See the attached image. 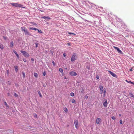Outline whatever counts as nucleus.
Here are the masks:
<instances>
[{
	"label": "nucleus",
	"instance_id": "nucleus-1",
	"mask_svg": "<svg viewBox=\"0 0 134 134\" xmlns=\"http://www.w3.org/2000/svg\"><path fill=\"white\" fill-rule=\"evenodd\" d=\"M10 4L13 6L15 7H21L23 8V5L22 4H20L18 3H11Z\"/></svg>",
	"mask_w": 134,
	"mask_h": 134
},
{
	"label": "nucleus",
	"instance_id": "nucleus-2",
	"mask_svg": "<svg viewBox=\"0 0 134 134\" xmlns=\"http://www.w3.org/2000/svg\"><path fill=\"white\" fill-rule=\"evenodd\" d=\"M77 58V56H76V53H74L72 55L71 60V61L73 62Z\"/></svg>",
	"mask_w": 134,
	"mask_h": 134
},
{
	"label": "nucleus",
	"instance_id": "nucleus-3",
	"mask_svg": "<svg viewBox=\"0 0 134 134\" xmlns=\"http://www.w3.org/2000/svg\"><path fill=\"white\" fill-rule=\"evenodd\" d=\"M21 53H23V55L25 57H29V55L28 53L25 51L21 50L20 51Z\"/></svg>",
	"mask_w": 134,
	"mask_h": 134
},
{
	"label": "nucleus",
	"instance_id": "nucleus-4",
	"mask_svg": "<svg viewBox=\"0 0 134 134\" xmlns=\"http://www.w3.org/2000/svg\"><path fill=\"white\" fill-rule=\"evenodd\" d=\"M103 105L105 107H107V100L106 99H104L103 100Z\"/></svg>",
	"mask_w": 134,
	"mask_h": 134
},
{
	"label": "nucleus",
	"instance_id": "nucleus-5",
	"mask_svg": "<svg viewBox=\"0 0 134 134\" xmlns=\"http://www.w3.org/2000/svg\"><path fill=\"white\" fill-rule=\"evenodd\" d=\"M113 47L115 49H116L117 50L118 52H119V53L121 54L123 53L122 51L120 50L118 48L115 47V46H114Z\"/></svg>",
	"mask_w": 134,
	"mask_h": 134
},
{
	"label": "nucleus",
	"instance_id": "nucleus-6",
	"mask_svg": "<svg viewBox=\"0 0 134 134\" xmlns=\"http://www.w3.org/2000/svg\"><path fill=\"white\" fill-rule=\"evenodd\" d=\"M74 123L75 127L76 129H77V126L78 125V120H75L74 121Z\"/></svg>",
	"mask_w": 134,
	"mask_h": 134
},
{
	"label": "nucleus",
	"instance_id": "nucleus-7",
	"mask_svg": "<svg viewBox=\"0 0 134 134\" xmlns=\"http://www.w3.org/2000/svg\"><path fill=\"white\" fill-rule=\"evenodd\" d=\"M25 35H26L30 36L31 35V34L27 30V29L26 30H24V31Z\"/></svg>",
	"mask_w": 134,
	"mask_h": 134
},
{
	"label": "nucleus",
	"instance_id": "nucleus-8",
	"mask_svg": "<svg viewBox=\"0 0 134 134\" xmlns=\"http://www.w3.org/2000/svg\"><path fill=\"white\" fill-rule=\"evenodd\" d=\"M110 73V74L111 75L113 76H114V77H117V75L114 73L113 72L111 71H108Z\"/></svg>",
	"mask_w": 134,
	"mask_h": 134
},
{
	"label": "nucleus",
	"instance_id": "nucleus-9",
	"mask_svg": "<svg viewBox=\"0 0 134 134\" xmlns=\"http://www.w3.org/2000/svg\"><path fill=\"white\" fill-rule=\"evenodd\" d=\"M70 74L71 76H76L77 75V73L74 71H71L70 72Z\"/></svg>",
	"mask_w": 134,
	"mask_h": 134
},
{
	"label": "nucleus",
	"instance_id": "nucleus-10",
	"mask_svg": "<svg viewBox=\"0 0 134 134\" xmlns=\"http://www.w3.org/2000/svg\"><path fill=\"white\" fill-rule=\"evenodd\" d=\"M99 88L100 89V93L102 94L103 92V87L102 86L100 85L99 86Z\"/></svg>",
	"mask_w": 134,
	"mask_h": 134
},
{
	"label": "nucleus",
	"instance_id": "nucleus-11",
	"mask_svg": "<svg viewBox=\"0 0 134 134\" xmlns=\"http://www.w3.org/2000/svg\"><path fill=\"white\" fill-rule=\"evenodd\" d=\"M13 52L16 54L18 58L19 59V55L18 54L17 52L16 51H15L14 50H13Z\"/></svg>",
	"mask_w": 134,
	"mask_h": 134
},
{
	"label": "nucleus",
	"instance_id": "nucleus-12",
	"mask_svg": "<svg viewBox=\"0 0 134 134\" xmlns=\"http://www.w3.org/2000/svg\"><path fill=\"white\" fill-rule=\"evenodd\" d=\"M100 119L99 118H97L96 120V123L97 124H99V122L100 121Z\"/></svg>",
	"mask_w": 134,
	"mask_h": 134
},
{
	"label": "nucleus",
	"instance_id": "nucleus-13",
	"mask_svg": "<svg viewBox=\"0 0 134 134\" xmlns=\"http://www.w3.org/2000/svg\"><path fill=\"white\" fill-rule=\"evenodd\" d=\"M79 90L80 91V92L82 93H83L84 90L82 87H81L80 89Z\"/></svg>",
	"mask_w": 134,
	"mask_h": 134
},
{
	"label": "nucleus",
	"instance_id": "nucleus-14",
	"mask_svg": "<svg viewBox=\"0 0 134 134\" xmlns=\"http://www.w3.org/2000/svg\"><path fill=\"white\" fill-rule=\"evenodd\" d=\"M15 71V72H16L18 71V66H14Z\"/></svg>",
	"mask_w": 134,
	"mask_h": 134
},
{
	"label": "nucleus",
	"instance_id": "nucleus-15",
	"mask_svg": "<svg viewBox=\"0 0 134 134\" xmlns=\"http://www.w3.org/2000/svg\"><path fill=\"white\" fill-rule=\"evenodd\" d=\"M14 45V43L13 41L10 42V47H13Z\"/></svg>",
	"mask_w": 134,
	"mask_h": 134
},
{
	"label": "nucleus",
	"instance_id": "nucleus-16",
	"mask_svg": "<svg viewBox=\"0 0 134 134\" xmlns=\"http://www.w3.org/2000/svg\"><path fill=\"white\" fill-rule=\"evenodd\" d=\"M45 20H48L49 19H50V18L46 16H43L42 17Z\"/></svg>",
	"mask_w": 134,
	"mask_h": 134
},
{
	"label": "nucleus",
	"instance_id": "nucleus-17",
	"mask_svg": "<svg viewBox=\"0 0 134 134\" xmlns=\"http://www.w3.org/2000/svg\"><path fill=\"white\" fill-rule=\"evenodd\" d=\"M29 29L30 30H35V31L37 30H38V29L37 28L35 27H30L29 28Z\"/></svg>",
	"mask_w": 134,
	"mask_h": 134
},
{
	"label": "nucleus",
	"instance_id": "nucleus-18",
	"mask_svg": "<svg viewBox=\"0 0 134 134\" xmlns=\"http://www.w3.org/2000/svg\"><path fill=\"white\" fill-rule=\"evenodd\" d=\"M63 70L62 69H61V68L59 69V71L60 72H62V75H64V73L63 72Z\"/></svg>",
	"mask_w": 134,
	"mask_h": 134
},
{
	"label": "nucleus",
	"instance_id": "nucleus-19",
	"mask_svg": "<svg viewBox=\"0 0 134 134\" xmlns=\"http://www.w3.org/2000/svg\"><path fill=\"white\" fill-rule=\"evenodd\" d=\"M38 94L39 96L41 98H42V96L40 92L39 91H38Z\"/></svg>",
	"mask_w": 134,
	"mask_h": 134
},
{
	"label": "nucleus",
	"instance_id": "nucleus-20",
	"mask_svg": "<svg viewBox=\"0 0 134 134\" xmlns=\"http://www.w3.org/2000/svg\"><path fill=\"white\" fill-rule=\"evenodd\" d=\"M34 76L36 78H37L38 77L37 74L36 72L34 73Z\"/></svg>",
	"mask_w": 134,
	"mask_h": 134
},
{
	"label": "nucleus",
	"instance_id": "nucleus-21",
	"mask_svg": "<svg viewBox=\"0 0 134 134\" xmlns=\"http://www.w3.org/2000/svg\"><path fill=\"white\" fill-rule=\"evenodd\" d=\"M0 48L2 50L4 49V47L2 44H0Z\"/></svg>",
	"mask_w": 134,
	"mask_h": 134
},
{
	"label": "nucleus",
	"instance_id": "nucleus-22",
	"mask_svg": "<svg viewBox=\"0 0 134 134\" xmlns=\"http://www.w3.org/2000/svg\"><path fill=\"white\" fill-rule=\"evenodd\" d=\"M129 94L131 97L134 98V95L132 94V92H130L129 93Z\"/></svg>",
	"mask_w": 134,
	"mask_h": 134
},
{
	"label": "nucleus",
	"instance_id": "nucleus-23",
	"mask_svg": "<svg viewBox=\"0 0 134 134\" xmlns=\"http://www.w3.org/2000/svg\"><path fill=\"white\" fill-rule=\"evenodd\" d=\"M64 111H65L66 112H67V111H68V109H67V108H66V107H64Z\"/></svg>",
	"mask_w": 134,
	"mask_h": 134
},
{
	"label": "nucleus",
	"instance_id": "nucleus-24",
	"mask_svg": "<svg viewBox=\"0 0 134 134\" xmlns=\"http://www.w3.org/2000/svg\"><path fill=\"white\" fill-rule=\"evenodd\" d=\"M37 31H38V32L39 33H42L43 32L41 30H38V29Z\"/></svg>",
	"mask_w": 134,
	"mask_h": 134
},
{
	"label": "nucleus",
	"instance_id": "nucleus-25",
	"mask_svg": "<svg viewBox=\"0 0 134 134\" xmlns=\"http://www.w3.org/2000/svg\"><path fill=\"white\" fill-rule=\"evenodd\" d=\"M26 28L25 27H21V30L22 31H24V30H26Z\"/></svg>",
	"mask_w": 134,
	"mask_h": 134
},
{
	"label": "nucleus",
	"instance_id": "nucleus-26",
	"mask_svg": "<svg viewBox=\"0 0 134 134\" xmlns=\"http://www.w3.org/2000/svg\"><path fill=\"white\" fill-rule=\"evenodd\" d=\"M22 74H23V78H25V74L24 72L23 71L22 72Z\"/></svg>",
	"mask_w": 134,
	"mask_h": 134
},
{
	"label": "nucleus",
	"instance_id": "nucleus-27",
	"mask_svg": "<svg viewBox=\"0 0 134 134\" xmlns=\"http://www.w3.org/2000/svg\"><path fill=\"white\" fill-rule=\"evenodd\" d=\"M50 52V53L52 54L53 55L54 53V51L53 49L51 50Z\"/></svg>",
	"mask_w": 134,
	"mask_h": 134
},
{
	"label": "nucleus",
	"instance_id": "nucleus-28",
	"mask_svg": "<svg viewBox=\"0 0 134 134\" xmlns=\"http://www.w3.org/2000/svg\"><path fill=\"white\" fill-rule=\"evenodd\" d=\"M70 95L71 96H74V94L73 92H71L70 93Z\"/></svg>",
	"mask_w": 134,
	"mask_h": 134
},
{
	"label": "nucleus",
	"instance_id": "nucleus-29",
	"mask_svg": "<svg viewBox=\"0 0 134 134\" xmlns=\"http://www.w3.org/2000/svg\"><path fill=\"white\" fill-rule=\"evenodd\" d=\"M4 104L5 106H6V107H9V106L8 105L6 102H4Z\"/></svg>",
	"mask_w": 134,
	"mask_h": 134
},
{
	"label": "nucleus",
	"instance_id": "nucleus-30",
	"mask_svg": "<svg viewBox=\"0 0 134 134\" xmlns=\"http://www.w3.org/2000/svg\"><path fill=\"white\" fill-rule=\"evenodd\" d=\"M6 73H7V75L8 76L9 75V70H7Z\"/></svg>",
	"mask_w": 134,
	"mask_h": 134
},
{
	"label": "nucleus",
	"instance_id": "nucleus-31",
	"mask_svg": "<svg viewBox=\"0 0 134 134\" xmlns=\"http://www.w3.org/2000/svg\"><path fill=\"white\" fill-rule=\"evenodd\" d=\"M68 33L70 35H75V34L70 32H68Z\"/></svg>",
	"mask_w": 134,
	"mask_h": 134
},
{
	"label": "nucleus",
	"instance_id": "nucleus-32",
	"mask_svg": "<svg viewBox=\"0 0 134 134\" xmlns=\"http://www.w3.org/2000/svg\"><path fill=\"white\" fill-rule=\"evenodd\" d=\"M35 45H36L35 47L36 48L38 46V43L37 42L36 43H35Z\"/></svg>",
	"mask_w": 134,
	"mask_h": 134
},
{
	"label": "nucleus",
	"instance_id": "nucleus-33",
	"mask_svg": "<svg viewBox=\"0 0 134 134\" xmlns=\"http://www.w3.org/2000/svg\"><path fill=\"white\" fill-rule=\"evenodd\" d=\"M72 103H75V100L74 99H72L71 101Z\"/></svg>",
	"mask_w": 134,
	"mask_h": 134
},
{
	"label": "nucleus",
	"instance_id": "nucleus-34",
	"mask_svg": "<svg viewBox=\"0 0 134 134\" xmlns=\"http://www.w3.org/2000/svg\"><path fill=\"white\" fill-rule=\"evenodd\" d=\"M11 82L10 81H9L8 82V85H10L11 84Z\"/></svg>",
	"mask_w": 134,
	"mask_h": 134
},
{
	"label": "nucleus",
	"instance_id": "nucleus-35",
	"mask_svg": "<svg viewBox=\"0 0 134 134\" xmlns=\"http://www.w3.org/2000/svg\"><path fill=\"white\" fill-rule=\"evenodd\" d=\"M14 96L15 97H17L18 96V95L15 93L14 94Z\"/></svg>",
	"mask_w": 134,
	"mask_h": 134
},
{
	"label": "nucleus",
	"instance_id": "nucleus-36",
	"mask_svg": "<svg viewBox=\"0 0 134 134\" xmlns=\"http://www.w3.org/2000/svg\"><path fill=\"white\" fill-rule=\"evenodd\" d=\"M126 81L128 83H131V81H127V80H126Z\"/></svg>",
	"mask_w": 134,
	"mask_h": 134
},
{
	"label": "nucleus",
	"instance_id": "nucleus-37",
	"mask_svg": "<svg viewBox=\"0 0 134 134\" xmlns=\"http://www.w3.org/2000/svg\"><path fill=\"white\" fill-rule=\"evenodd\" d=\"M106 89H104L103 91V93L104 94H106Z\"/></svg>",
	"mask_w": 134,
	"mask_h": 134
},
{
	"label": "nucleus",
	"instance_id": "nucleus-38",
	"mask_svg": "<svg viewBox=\"0 0 134 134\" xmlns=\"http://www.w3.org/2000/svg\"><path fill=\"white\" fill-rule=\"evenodd\" d=\"M120 123L121 124L122 123V120H120Z\"/></svg>",
	"mask_w": 134,
	"mask_h": 134
},
{
	"label": "nucleus",
	"instance_id": "nucleus-39",
	"mask_svg": "<svg viewBox=\"0 0 134 134\" xmlns=\"http://www.w3.org/2000/svg\"><path fill=\"white\" fill-rule=\"evenodd\" d=\"M46 73L45 71H44L43 73V75L44 76H45L46 75Z\"/></svg>",
	"mask_w": 134,
	"mask_h": 134
},
{
	"label": "nucleus",
	"instance_id": "nucleus-40",
	"mask_svg": "<svg viewBox=\"0 0 134 134\" xmlns=\"http://www.w3.org/2000/svg\"><path fill=\"white\" fill-rule=\"evenodd\" d=\"M96 77L97 79H98L99 78V77L98 75H97L96 76Z\"/></svg>",
	"mask_w": 134,
	"mask_h": 134
},
{
	"label": "nucleus",
	"instance_id": "nucleus-41",
	"mask_svg": "<svg viewBox=\"0 0 134 134\" xmlns=\"http://www.w3.org/2000/svg\"><path fill=\"white\" fill-rule=\"evenodd\" d=\"M111 118L112 119H113V120H114L115 119V117L114 116H113L111 117Z\"/></svg>",
	"mask_w": 134,
	"mask_h": 134
},
{
	"label": "nucleus",
	"instance_id": "nucleus-42",
	"mask_svg": "<svg viewBox=\"0 0 134 134\" xmlns=\"http://www.w3.org/2000/svg\"><path fill=\"white\" fill-rule=\"evenodd\" d=\"M23 60L24 62H26V60L25 59H23Z\"/></svg>",
	"mask_w": 134,
	"mask_h": 134
},
{
	"label": "nucleus",
	"instance_id": "nucleus-43",
	"mask_svg": "<svg viewBox=\"0 0 134 134\" xmlns=\"http://www.w3.org/2000/svg\"><path fill=\"white\" fill-rule=\"evenodd\" d=\"M63 55H64V57H66V54H65V53H63Z\"/></svg>",
	"mask_w": 134,
	"mask_h": 134
},
{
	"label": "nucleus",
	"instance_id": "nucleus-44",
	"mask_svg": "<svg viewBox=\"0 0 134 134\" xmlns=\"http://www.w3.org/2000/svg\"><path fill=\"white\" fill-rule=\"evenodd\" d=\"M31 59L32 61H34V59L33 58H31Z\"/></svg>",
	"mask_w": 134,
	"mask_h": 134
},
{
	"label": "nucleus",
	"instance_id": "nucleus-45",
	"mask_svg": "<svg viewBox=\"0 0 134 134\" xmlns=\"http://www.w3.org/2000/svg\"><path fill=\"white\" fill-rule=\"evenodd\" d=\"M105 95H106V94H104L103 93V97H105Z\"/></svg>",
	"mask_w": 134,
	"mask_h": 134
},
{
	"label": "nucleus",
	"instance_id": "nucleus-46",
	"mask_svg": "<svg viewBox=\"0 0 134 134\" xmlns=\"http://www.w3.org/2000/svg\"><path fill=\"white\" fill-rule=\"evenodd\" d=\"M131 83L132 84H133V85H134V82H131Z\"/></svg>",
	"mask_w": 134,
	"mask_h": 134
},
{
	"label": "nucleus",
	"instance_id": "nucleus-47",
	"mask_svg": "<svg viewBox=\"0 0 134 134\" xmlns=\"http://www.w3.org/2000/svg\"><path fill=\"white\" fill-rule=\"evenodd\" d=\"M130 70L131 71H132V68H131V69H130Z\"/></svg>",
	"mask_w": 134,
	"mask_h": 134
},
{
	"label": "nucleus",
	"instance_id": "nucleus-48",
	"mask_svg": "<svg viewBox=\"0 0 134 134\" xmlns=\"http://www.w3.org/2000/svg\"><path fill=\"white\" fill-rule=\"evenodd\" d=\"M43 86L44 87H46V85H43Z\"/></svg>",
	"mask_w": 134,
	"mask_h": 134
},
{
	"label": "nucleus",
	"instance_id": "nucleus-49",
	"mask_svg": "<svg viewBox=\"0 0 134 134\" xmlns=\"http://www.w3.org/2000/svg\"><path fill=\"white\" fill-rule=\"evenodd\" d=\"M53 64H54V61H53Z\"/></svg>",
	"mask_w": 134,
	"mask_h": 134
},
{
	"label": "nucleus",
	"instance_id": "nucleus-50",
	"mask_svg": "<svg viewBox=\"0 0 134 134\" xmlns=\"http://www.w3.org/2000/svg\"><path fill=\"white\" fill-rule=\"evenodd\" d=\"M85 98H88V96H85Z\"/></svg>",
	"mask_w": 134,
	"mask_h": 134
},
{
	"label": "nucleus",
	"instance_id": "nucleus-51",
	"mask_svg": "<svg viewBox=\"0 0 134 134\" xmlns=\"http://www.w3.org/2000/svg\"><path fill=\"white\" fill-rule=\"evenodd\" d=\"M119 116H121V114H119Z\"/></svg>",
	"mask_w": 134,
	"mask_h": 134
},
{
	"label": "nucleus",
	"instance_id": "nucleus-52",
	"mask_svg": "<svg viewBox=\"0 0 134 134\" xmlns=\"http://www.w3.org/2000/svg\"><path fill=\"white\" fill-rule=\"evenodd\" d=\"M64 78L65 79H66V77H64Z\"/></svg>",
	"mask_w": 134,
	"mask_h": 134
},
{
	"label": "nucleus",
	"instance_id": "nucleus-53",
	"mask_svg": "<svg viewBox=\"0 0 134 134\" xmlns=\"http://www.w3.org/2000/svg\"><path fill=\"white\" fill-rule=\"evenodd\" d=\"M8 95H9V93H8Z\"/></svg>",
	"mask_w": 134,
	"mask_h": 134
},
{
	"label": "nucleus",
	"instance_id": "nucleus-54",
	"mask_svg": "<svg viewBox=\"0 0 134 134\" xmlns=\"http://www.w3.org/2000/svg\"><path fill=\"white\" fill-rule=\"evenodd\" d=\"M35 115H36V116H37L36 114H35Z\"/></svg>",
	"mask_w": 134,
	"mask_h": 134
},
{
	"label": "nucleus",
	"instance_id": "nucleus-55",
	"mask_svg": "<svg viewBox=\"0 0 134 134\" xmlns=\"http://www.w3.org/2000/svg\"><path fill=\"white\" fill-rule=\"evenodd\" d=\"M68 44L69 45H70V44Z\"/></svg>",
	"mask_w": 134,
	"mask_h": 134
},
{
	"label": "nucleus",
	"instance_id": "nucleus-56",
	"mask_svg": "<svg viewBox=\"0 0 134 134\" xmlns=\"http://www.w3.org/2000/svg\"><path fill=\"white\" fill-rule=\"evenodd\" d=\"M4 37V38H5V37Z\"/></svg>",
	"mask_w": 134,
	"mask_h": 134
}]
</instances>
